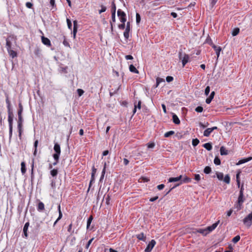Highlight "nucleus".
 I'll use <instances>...</instances> for the list:
<instances>
[{
  "mask_svg": "<svg viewBox=\"0 0 252 252\" xmlns=\"http://www.w3.org/2000/svg\"><path fill=\"white\" fill-rule=\"evenodd\" d=\"M215 92H212L209 96L206 98V102L207 104H209L211 103L212 100L213 99L214 95H215Z\"/></svg>",
  "mask_w": 252,
  "mask_h": 252,
  "instance_id": "nucleus-19",
  "label": "nucleus"
},
{
  "mask_svg": "<svg viewBox=\"0 0 252 252\" xmlns=\"http://www.w3.org/2000/svg\"><path fill=\"white\" fill-rule=\"evenodd\" d=\"M18 127V133H19V138L21 139V137H22V127Z\"/></svg>",
  "mask_w": 252,
  "mask_h": 252,
  "instance_id": "nucleus-54",
  "label": "nucleus"
},
{
  "mask_svg": "<svg viewBox=\"0 0 252 252\" xmlns=\"http://www.w3.org/2000/svg\"><path fill=\"white\" fill-rule=\"evenodd\" d=\"M125 27H126L125 23H122V24H120L118 25V28L120 30H124L125 28Z\"/></svg>",
  "mask_w": 252,
  "mask_h": 252,
  "instance_id": "nucleus-57",
  "label": "nucleus"
},
{
  "mask_svg": "<svg viewBox=\"0 0 252 252\" xmlns=\"http://www.w3.org/2000/svg\"><path fill=\"white\" fill-rule=\"evenodd\" d=\"M26 6L29 8H32V6H33V4L31 2H26Z\"/></svg>",
  "mask_w": 252,
  "mask_h": 252,
  "instance_id": "nucleus-61",
  "label": "nucleus"
},
{
  "mask_svg": "<svg viewBox=\"0 0 252 252\" xmlns=\"http://www.w3.org/2000/svg\"><path fill=\"white\" fill-rule=\"evenodd\" d=\"M165 186L163 184H160V185H159L157 186V189H158V190H162V189H164Z\"/></svg>",
  "mask_w": 252,
  "mask_h": 252,
  "instance_id": "nucleus-64",
  "label": "nucleus"
},
{
  "mask_svg": "<svg viewBox=\"0 0 252 252\" xmlns=\"http://www.w3.org/2000/svg\"><path fill=\"white\" fill-rule=\"evenodd\" d=\"M212 132V130L211 128H208L206 130H204L203 135L205 137H209Z\"/></svg>",
  "mask_w": 252,
  "mask_h": 252,
  "instance_id": "nucleus-23",
  "label": "nucleus"
},
{
  "mask_svg": "<svg viewBox=\"0 0 252 252\" xmlns=\"http://www.w3.org/2000/svg\"><path fill=\"white\" fill-rule=\"evenodd\" d=\"M203 146L208 151H210L212 149V146L211 143H206L204 144Z\"/></svg>",
  "mask_w": 252,
  "mask_h": 252,
  "instance_id": "nucleus-29",
  "label": "nucleus"
},
{
  "mask_svg": "<svg viewBox=\"0 0 252 252\" xmlns=\"http://www.w3.org/2000/svg\"><path fill=\"white\" fill-rule=\"evenodd\" d=\"M93 220V217L92 216H90L87 220V230H92L93 228V226H91V224L92 222V220Z\"/></svg>",
  "mask_w": 252,
  "mask_h": 252,
  "instance_id": "nucleus-13",
  "label": "nucleus"
},
{
  "mask_svg": "<svg viewBox=\"0 0 252 252\" xmlns=\"http://www.w3.org/2000/svg\"><path fill=\"white\" fill-rule=\"evenodd\" d=\"M44 209V204L42 202H39L37 206V210L39 212L42 211Z\"/></svg>",
  "mask_w": 252,
  "mask_h": 252,
  "instance_id": "nucleus-28",
  "label": "nucleus"
},
{
  "mask_svg": "<svg viewBox=\"0 0 252 252\" xmlns=\"http://www.w3.org/2000/svg\"><path fill=\"white\" fill-rule=\"evenodd\" d=\"M130 31V24L129 22H127L125 31L124 32V36L126 39L129 38V33Z\"/></svg>",
  "mask_w": 252,
  "mask_h": 252,
  "instance_id": "nucleus-10",
  "label": "nucleus"
},
{
  "mask_svg": "<svg viewBox=\"0 0 252 252\" xmlns=\"http://www.w3.org/2000/svg\"><path fill=\"white\" fill-rule=\"evenodd\" d=\"M220 153L221 156L227 155L228 151L223 146H221L220 148Z\"/></svg>",
  "mask_w": 252,
  "mask_h": 252,
  "instance_id": "nucleus-26",
  "label": "nucleus"
},
{
  "mask_svg": "<svg viewBox=\"0 0 252 252\" xmlns=\"http://www.w3.org/2000/svg\"><path fill=\"white\" fill-rule=\"evenodd\" d=\"M77 92L79 96H82L84 93V91L82 89H77Z\"/></svg>",
  "mask_w": 252,
  "mask_h": 252,
  "instance_id": "nucleus-52",
  "label": "nucleus"
},
{
  "mask_svg": "<svg viewBox=\"0 0 252 252\" xmlns=\"http://www.w3.org/2000/svg\"><path fill=\"white\" fill-rule=\"evenodd\" d=\"M54 150L55 153L53 155V156H55V158L57 157H60L61 152V147L60 145L58 143H55Z\"/></svg>",
  "mask_w": 252,
  "mask_h": 252,
  "instance_id": "nucleus-6",
  "label": "nucleus"
},
{
  "mask_svg": "<svg viewBox=\"0 0 252 252\" xmlns=\"http://www.w3.org/2000/svg\"><path fill=\"white\" fill-rule=\"evenodd\" d=\"M172 119L173 122L176 125H179L180 123V121L179 119L178 118V116L175 114H173L172 115Z\"/></svg>",
  "mask_w": 252,
  "mask_h": 252,
  "instance_id": "nucleus-22",
  "label": "nucleus"
},
{
  "mask_svg": "<svg viewBox=\"0 0 252 252\" xmlns=\"http://www.w3.org/2000/svg\"><path fill=\"white\" fill-rule=\"evenodd\" d=\"M63 44L66 46V47H70V45H69V42L67 41L66 38H65V36L64 35H63Z\"/></svg>",
  "mask_w": 252,
  "mask_h": 252,
  "instance_id": "nucleus-34",
  "label": "nucleus"
},
{
  "mask_svg": "<svg viewBox=\"0 0 252 252\" xmlns=\"http://www.w3.org/2000/svg\"><path fill=\"white\" fill-rule=\"evenodd\" d=\"M140 20H141V17H140V14L138 13H136V22L137 24H138L140 23Z\"/></svg>",
  "mask_w": 252,
  "mask_h": 252,
  "instance_id": "nucleus-46",
  "label": "nucleus"
},
{
  "mask_svg": "<svg viewBox=\"0 0 252 252\" xmlns=\"http://www.w3.org/2000/svg\"><path fill=\"white\" fill-rule=\"evenodd\" d=\"M78 29V22L76 20L73 21V29Z\"/></svg>",
  "mask_w": 252,
  "mask_h": 252,
  "instance_id": "nucleus-62",
  "label": "nucleus"
},
{
  "mask_svg": "<svg viewBox=\"0 0 252 252\" xmlns=\"http://www.w3.org/2000/svg\"><path fill=\"white\" fill-rule=\"evenodd\" d=\"M194 179L197 181V182H199L200 179V176L199 174H194Z\"/></svg>",
  "mask_w": 252,
  "mask_h": 252,
  "instance_id": "nucleus-56",
  "label": "nucleus"
},
{
  "mask_svg": "<svg viewBox=\"0 0 252 252\" xmlns=\"http://www.w3.org/2000/svg\"><path fill=\"white\" fill-rule=\"evenodd\" d=\"M129 69L130 72H133L135 73H138V70L135 68V67L133 64H130L129 67Z\"/></svg>",
  "mask_w": 252,
  "mask_h": 252,
  "instance_id": "nucleus-27",
  "label": "nucleus"
},
{
  "mask_svg": "<svg viewBox=\"0 0 252 252\" xmlns=\"http://www.w3.org/2000/svg\"><path fill=\"white\" fill-rule=\"evenodd\" d=\"M12 39L13 38L11 36H9L6 39V47L7 50L11 48Z\"/></svg>",
  "mask_w": 252,
  "mask_h": 252,
  "instance_id": "nucleus-12",
  "label": "nucleus"
},
{
  "mask_svg": "<svg viewBox=\"0 0 252 252\" xmlns=\"http://www.w3.org/2000/svg\"><path fill=\"white\" fill-rule=\"evenodd\" d=\"M191 181V180L190 178H189L188 177H185V178H184L183 180H182V182H181L179 184L180 185L182 183V182L185 183H188L190 182Z\"/></svg>",
  "mask_w": 252,
  "mask_h": 252,
  "instance_id": "nucleus-38",
  "label": "nucleus"
},
{
  "mask_svg": "<svg viewBox=\"0 0 252 252\" xmlns=\"http://www.w3.org/2000/svg\"><path fill=\"white\" fill-rule=\"evenodd\" d=\"M116 6L114 1H113L112 2V5H111V13H114L116 14Z\"/></svg>",
  "mask_w": 252,
  "mask_h": 252,
  "instance_id": "nucleus-36",
  "label": "nucleus"
},
{
  "mask_svg": "<svg viewBox=\"0 0 252 252\" xmlns=\"http://www.w3.org/2000/svg\"><path fill=\"white\" fill-rule=\"evenodd\" d=\"M199 125L201 127H202V128H205V127L209 126V124L208 122H207L205 124H203L202 123L200 122Z\"/></svg>",
  "mask_w": 252,
  "mask_h": 252,
  "instance_id": "nucleus-50",
  "label": "nucleus"
},
{
  "mask_svg": "<svg viewBox=\"0 0 252 252\" xmlns=\"http://www.w3.org/2000/svg\"><path fill=\"white\" fill-rule=\"evenodd\" d=\"M223 181L225 183H226L227 184L230 183V178L228 174L225 176Z\"/></svg>",
  "mask_w": 252,
  "mask_h": 252,
  "instance_id": "nucleus-41",
  "label": "nucleus"
},
{
  "mask_svg": "<svg viewBox=\"0 0 252 252\" xmlns=\"http://www.w3.org/2000/svg\"><path fill=\"white\" fill-rule=\"evenodd\" d=\"M219 223L220 220H218L215 223H213L212 225L209 226L205 228H193L192 230H187V232L190 233L192 235H197V233H199L203 236H205L207 235L208 233H209L210 232L214 230L217 227Z\"/></svg>",
  "mask_w": 252,
  "mask_h": 252,
  "instance_id": "nucleus-1",
  "label": "nucleus"
},
{
  "mask_svg": "<svg viewBox=\"0 0 252 252\" xmlns=\"http://www.w3.org/2000/svg\"><path fill=\"white\" fill-rule=\"evenodd\" d=\"M217 177L219 180H222L223 178V174L221 172H217L216 173Z\"/></svg>",
  "mask_w": 252,
  "mask_h": 252,
  "instance_id": "nucleus-42",
  "label": "nucleus"
},
{
  "mask_svg": "<svg viewBox=\"0 0 252 252\" xmlns=\"http://www.w3.org/2000/svg\"><path fill=\"white\" fill-rule=\"evenodd\" d=\"M14 114H8V122L9 124V140L11 139L13 131V121Z\"/></svg>",
  "mask_w": 252,
  "mask_h": 252,
  "instance_id": "nucleus-2",
  "label": "nucleus"
},
{
  "mask_svg": "<svg viewBox=\"0 0 252 252\" xmlns=\"http://www.w3.org/2000/svg\"><path fill=\"white\" fill-rule=\"evenodd\" d=\"M7 52L9 55V56L12 58H14L15 57H16L17 56V53L16 51L12 50V49H7Z\"/></svg>",
  "mask_w": 252,
  "mask_h": 252,
  "instance_id": "nucleus-16",
  "label": "nucleus"
},
{
  "mask_svg": "<svg viewBox=\"0 0 252 252\" xmlns=\"http://www.w3.org/2000/svg\"><path fill=\"white\" fill-rule=\"evenodd\" d=\"M210 88L209 86H207L205 89V94L208 95L210 93Z\"/></svg>",
  "mask_w": 252,
  "mask_h": 252,
  "instance_id": "nucleus-53",
  "label": "nucleus"
},
{
  "mask_svg": "<svg viewBox=\"0 0 252 252\" xmlns=\"http://www.w3.org/2000/svg\"><path fill=\"white\" fill-rule=\"evenodd\" d=\"M212 170L210 166H206L205 168L204 169V172L205 174H209L211 173Z\"/></svg>",
  "mask_w": 252,
  "mask_h": 252,
  "instance_id": "nucleus-40",
  "label": "nucleus"
},
{
  "mask_svg": "<svg viewBox=\"0 0 252 252\" xmlns=\"http://www.w3.org/2000/svg\"><path fill=\"white\" fill-rule=\"evenodd\" d=\"M21 172H22V174L24 175V174H25V173L26 172V167L25 162L24 161L22 162L21 163Z\"/></svg>",
  "mask_w": 252,
  "mask_h": 252,
  "instance_id": "nucleus-24",
  "label": "nucleus"
},
{
  "mask_svg": "<svg viewBox=\"0 0 252 252\" xmlns=\"http://www.w3.org/2000/svg\"><path fill=\"white\" fill-rule=\"evenodd\" d=\"M212 46V47L214 49V50L216 51L217 56V59L219 57L220 52L221 51V48L220 46H217L215 45V44H213L212 42L210 44Z\"/></svg>",
  "mask_w": 252,
  "mask_h": 252,
  "instance_id": "nucleus-11",
  "label": "nucleus"
},
{
  "mask_svg": "<svg viewBox=\"0 0 252 252\" xmlns=\"http://www.w3.org/2000/svg\"><path fill=\"white\" fill-rule=\"evenodd\" d=\"M182 175H180L177 177H171L168 179V182L171 183L179 181L182 178Z\"/></svg>",
  "mask_w": 252,
  "mask_h": 252,
  "instance_id": "nucleus-17",
  "label": "nucleus"
},
{
  "mask_svg": "<svg viewBox=\"0 0 252 252\" xmlns=\"http://www.w3.org/2000/svg\"><path fill=\"white\" fill-rule=\"evenodd\" d=\"M174 131H173V130H170L169 131H168L167 132H166L164 135V137H169V136L173 135L174 134Z\"/></svg>",
  "mask_w": 252,
  "mask_h": 252,
  "instance_id": "nucleus-37",
  "label": "nucleus"
},
{
  "mask_svg": "<svg viewBox=\"0 0 252 252\" xmlns=\"http://www.w3.org/2000/svg\"><path fill=\"white\" fill-rule=\"evenodd\" d=\"M195 110L197 112L201 113L203 111V108L202 106H199L195 108Z\"/></svg>",
  "mask_w": 252,
  "mask_h": 252,
  "instance_id": "nucleus-49",
  "label": "nucleus"
},
{
  "mask_svg": "<svg viewBox=\"0 0 252 252\" xmlns=\"http://www.w3.org/2000/svg\"><path fill=\"white\" fill-rule=\"evenodd\" d=\"M105 168H106V163H105V164H104V166L103 169L102 173H101V177L99 179L100 182H101L104 178V175L105 173Z\"/></svg>",
  "mask_w": 252,
  "mask_h": 252,
  "instance_id": "nucleus-33",
  "label": "nucleus"
},
{
  "mask_svg": "<svg viewBox=\"0 0 252 252\" xmlns=\"http://www.w3.org/2000/svg\"><path fill=\"white\" fill-rule=\"evenodd\" d=\"M94 181H95V177H94V176H92V175H91V180H90V182L89 187V188H88V191H89L93 183H94Z\"/></svg>",
  "mask_w": 252,
  "mask_h": 252,
  "instance_id": "nucleus-39",
  "label": "nucleus"
},
{
  "mask_svg": "<svg viewBox=\"0 0 252 252\" xmlns=\"http://www.w3.org/2000/svg\"><path fill=\"white\" fill-rule=\"evenodd\" d=\"M5 96L6 97L5 102L7 105V113L8 114H13V109L11 104V102L9 98V95L7 93H5Z\"/></svg>",
  "mask_w": 252,
  "mask_h": 252,
  "instance_id": "nucleus-3",
  "label": "nucleus"
},
{
  "mask_svg": "<svg viewBox=\"0 0 252 252\" xmlns=\"http://www.w3.org/2000/svg\"><path fill=\"white\" fill-rule=\"evenodd\" d=\"M166 81L168 83L173 80V77L172 76H168L166 78Z\"/></svg>",
  "mask_w": 252,
  "mask_h": 252,
  "instance_id": "nucleus-58",
  "label": "nucleus"
},
{
  "mask_svg": "<svg viewBox=\"0 0 252 252\" xmlns=\"http://www.w3.org/2000/svg\"><path fill=\"white\" fill-rule=\"evenodd\" d=\"M182 51L181 50L179 53V57L180 60L182 61L183 66H185L186 64L189 62V57L188 54H184V57H182Z\"/></svg>",
  "mask_w": 252,
  "mask_h": 252,
  "instance_id": "nucleus-4",
  "label": "nucleus"
},
{
  "mask_svg": "<svg viewBox=\"0 0 252 252\" xmlns=\"http://www.w3.org/2000/svg\"><path fill=\"white\" fill-rule=\"evenodd\" d=\"M18 126L17 127H23V118L22 117V115H18Z\"/></svg>",
  "mask_w": 252,
  "mask_h": 252,
  "instance_id": "nucleus-18",
  "label": "nucleus"
},
{
  "mask_svg": "<svg viewBox=\"0 0 252 252\" xmlns=\"http://www.w3.org/2000/svg\"><path fill=\"white\" fill-rule=\"evenodd\" d=\"M40 52V49L38 47H36L34 49V53L37 57L39 56Z\"/></svg>",
  "mask_w": 252,
  "mask_h": 252,
  "instance_id": "nucleus-47",
  "label": "nucleus"
},
{
  "mask_svg": "<svg viewBox=\"0 0 252 252\" xmlns=\"http://www.w3.org/2000/svg\"><path fill=\"white\" fill-rule=\"evenodd\" d=\"M101 9L99 11V13L100 14L102 12H104L106 10V7L105 6L101 5Z\"/></svg>",
  "mask_w": 252,
  "mask_h": 252,
  "instance_id": "nucleus-55",
  "label": "nucleus"
},
{
  "mask_svg": "<svg viewBox=\"0 0 252 252\" xmlns=\"http://www.w3.org/2000/svg\"><path fill=\"white\" fill-rule=\"evenodd\" d=\"M117 15L119 17L122 23H125L126 21V14L121 9H119L117 11Z\"/></svg>",
  "mask_w": 252,
  "mask_h": 252,
  "instance_id": "nucleus-5",
  "label": "nucleus"
},
{
  "mask_svg": "<svg viewBox=\"0 0 252 252\" xmlns=\"http://www.w3.org/2000/svg\"><path fill=\"white\" fill-rule=\"evenodd\" d=\"M214 162L215 164L218 165H220L221 163L220 159L218 157H215Z\"/></svg>",
  "mask_w": 252,
  "mask_h": 252,
  "instance_id": "nucleus-44",
  "label": "nucleus"
},
{
  "mask_svg": "<svg viewBox=\"0 0 252 252\" xmlns=\"http://www.w3.org/2000/svg\"><path fill=\"white\" fill-rule=\"evenodd\" d=\"M67 27L69 29L71 30L72 29V23L71 21L69 19H66Z\"/></svg>",
  "mask_w": 252,
  "mask_h": 252,
  "instance_id": "nucleus-51",
  "label": "nucleus"
},
{
  "mask_svg": "<svg viewBox=\"0 0 252 252\" xmlns=\"http://www.w3.org/2000/svg\"><path fill=\"white\" fill-rule=\"evenodd\" d=\"M165 82V81H164V79H162L160 77H157L156 79V87H157L160 84V83H161L162 82Z\"/></svg>",
  "mask_w": 252,
  "mask_h": 252,
  "instance_id": "nucleus-31",
  "label": "nucleus"
},
{
  "mask_svg": "<svg viewBox=\"0 0 252 252\" xmlns=\"http://www.w3.org/2000/svg\"><path fill=\"white\" fill-rule=\"evenodd\" d=\"M94 240V238H93L92 239H90L88 242V243L87 244L86 246V248L87 249H88L90 246V245H91V244L92 243V241H93Z\"/></svg>",
  "mask_w": 252,
  "mask_h": 252,
  "instance_id": "nucleus-59",
  "label": "nucleus"
},
{
  "mask_svg": "<svg viewBox=\"0 0 252 252\" xmlns=\"http://www.w3.org/2000/svg\"><path fill=\"white\" fill-rule=\"evenodd\" d=\"M62 217H63L62 213V212H60V213H59V217H58V219L56 220L55 221V222L54 223V225H55L57 223V222L62 219Z\"/></svg>",
  "mask_w": 252,
  "mask_h": 252,
  "instance_id": "nucleus-48",
  "label": "nucleus"
},
{
  "mask_svg": "<svg viewBox=\"0 0 252 252\" xmlns=\"http://www.w3.org/2000/svg\"><path fill=\"white\" fill-rule=\"evenodd\" d=\"M155 144L154 143H149L147 144V146L148 148H153L155 147Z\"/></svg>",
  "mask_w": 252,
  "mask_h": 252,
  "instance_id": "nucleus-60",
  "label": "nucleus"
},
{
  "mask_svg": "<svg viewBox=\"0 0 252 252\" xmlns=\"http://www.w3.org/2000/svg\"><path fill=\"white\" fill-rule=\"evenodd\" d=\"M42 42L47 46H50L51 45L50 40L47 37L43 36L41 37Z\"/></svg>",
  "mask_w": 252,
  "mask_h": 252,
  "instance_id": "nucleus-14",
  "label": "nucleus"
},
{
  "mask_svg": "<svg viewBox=\"0 0 252 252\" xmlns=\"http://www.w3.org/2000/svg\"><path fill=\"white\" fill-rule=\"evenodd\" d=\"M67 231L70 233V235H73L77 234L78 229L75 227L71 223L68 227Z\"/></svg>",
  "mask_w": 252,
  "mask_h": 252,
  "instance_id": "nucleus-8",
  "label": "nucleus"
},
{
  "mask_svg": "<svg viewBox=\"0 0 252 252\" xmlns=\"http://www.w3.org/2000/svg\"><path fill=\"white\" fill-rule=\"evenodd\" d=\"M53 157L54 159V160L55 161L52 163V164L54 165V166H55L56 165L58 162H59V158H60V157H57L56 158H55V156H53Z\"/></svg>",
  "mask_w": 252,
  "mask_h": 252,
  "instance_id": "nucleus-45",
  "label": "nucleus"
},
{
  "mask_svg": "<svg viewBox=\"0 0 252 252\" xmlns=\"http://www.w3.org/2000/svg\"><path fill=\"white\" fill-rule=\"evenodd\" d=\"M156 244V241L154 240H152L148 244L144 252H151L153 248L154 247Z\"/></svg>",
  "mask_w": 252,
  "mask_h": 252,
  "instance_id": "nucleus-9",
  "label": "nucleus"
},
{
  "mask_svg": "<svg viewBox=\"0 0 252 252\" xmlns=\"http://www.w3.org/2000/svg\"><path fill=\"white\" fill-rule=\"evenodd\" d=\"M30 223L29 222H26L23 228V233L25 236H28L27 231L29 226Z\"/></svg>",
  "mask_w": 252,
  "mask_h": 252,
  "instance_id": "nucleus-21",
  "label": "nucleus"
},
{
  "mask_svg": "<svg viewBox=\"0 0 252 252\" xmlns=\"http://www.w3.org/2000/svg\"><path fill=\"white\" fill-rule=\"evenodd\" d=\"M199 143V140L197 138L193 139L192 140V144L194 147L196 146Z\"/></svg>",
  "mask_w": 252,
  "mask_h": 252,
  "instance_id": "nucleus-43",
  "label": "nucleus"
},
{
  "mask_svg": "<svg viewBox=\"0 0 252 252\" xmlns=\"http://www.w3.org/2000/svg\"><path fill=\"white\" fill-rule=\"evenodd\" d=\"M33 167H34V159H32V169H31V178L32 182V181L34 179Z\"/></svg>",
  "mask_w": 252,
  "mask_h": 252,
  "instance_id": "nucleus-32",
  "label": "nucleus"
},
{
  "mask_svg": "<svg viewBox=\"0 0 252 252\" xmlns=\"http://www.w3.org/2000/svg\"><path fill=\"white\" fill-rule=\"evenodd\" d=\"M252 212L249 214L243 220L244 223L248 226L252 225Z\"/></svg>",
  "mask_w": 252,
  "mask_h": 252,
  "instance_id": "nucleus-7",
  "label": "nucleus"
},
{
  "mask_svg": "<svg viewBox=\"0 0 252 252\" xmlns=\"http://www.w3.org/2000/svg\"><path fill=\"white\" fill-rule=\"evenodd\" d=\"M244 199L243 193L241 192V193L239 194L238 199V205L240 206L244 202Z\"/></svg>",
  "mask_w": 252,
  "mask_h": 252,
  "instance_id": "nucleus-20",
  "label": "nucleus"
},
{
  "mask_svg": "<svg viewBox=\"0 0 252 252\" xmlns=\"http://www.w3.org/2000/svg\"><path fill=\"white\" fill-rule=\"evenodd\" d=\"M252 159V157H250L247 158H245L240 160L237 163L236 165H240L241 164L248 162Z\"/></svg>",
  "mask_w": 252,
  "mask_h": 252,
  "instance_id": "nucleus-15",
  "label": "nucleus"
},
{
  "mask_svg": "<svg viewBox=\"0 0 252 252\" xmlns=\"http://www.w3.org/2000/svg\"><path fill=\"white\" fill-rule=\"evenodd\" d=\"M18 115H22V113L23 111V107L21 103V102H19L18 104Z\"/></svg>",
  "mask_w": 252,
  "mask_h": 252,
  "instance_id": "nucleus-25",
  "label": "nucleus"
},
{
  "mask_svg": "<svg viewBox=\"0 0 252 252\" xmlns=\"http://www.w3.org/2000/svg\"><path fill=\"white\" fill-rule=\"evenodd\" d=\"M58 173V169H53L50 171V174L53 177H56Z\"/></svg>",
  "mask_w": 252,
  "mask_h": 252,
  "instance_id": "nucleus-30",
  "label": "nucleus"
},
{
  "mask_svg": "<svg viewBox=\"0 0 252 252\" xmlns=\"http://www.w3.org/2000/svg\"><path fill=\"white\" fill-rule=\"evenodd\" d=\"M239 31L240 30L238 28L234 29L232 32V35L233 36L237 35L239 33Z\"/></svg>",
  "mask_w": 252,
  "mask_h": 252,
  "instance_id": "nucleus-35",
  "label": "nucleus"
},
{
  "mask_svg": "<svg viewBox=\"0 0 252 252\" xmlns=\"http://www.w3.org/2000/svg\"><path fill=\"white\" fill-rule=\"evenodd\" d=\"M96 169L95 168V167L94 166L92 168V176H95V174L96 173Z\"/></svg>",
  "mask_w": 252,
  "mask_h": 252,
  "instance_id": "nucleus-63",
  "label": "nucleus"
}]
</instances>
